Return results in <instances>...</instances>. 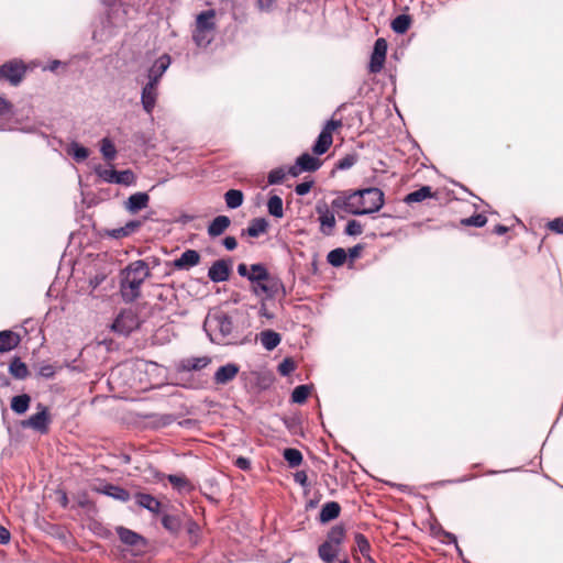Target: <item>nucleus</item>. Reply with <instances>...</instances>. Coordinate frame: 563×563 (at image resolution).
Listing matches in <instances>:
<instances>
[{"label": "nucleus", "mask_w": 563, "mask_h": 563, "mask_svg": "<svg viewBox=\"0 0 563 563\" xmlns=\"http://www.w3.org/2000/svg\"><path fill=\"white\" fill-rule=\"evenodd\" d=\"M163 527L172 533H177L180 530L181 522L177 516L164 515L162 517Z\"/></svg>", "instance_id": "a19ab883"}, {"label": "nucleus", "mask_w": 563, "mask_h": 563, "mask_svg": "<svg viewBox=\"0 0 563 563\" xmlns=\"http://www.w3.org/2000/svg\"><path fill=\"white\" fill-rule=\"evenodd\" d=\"M433 197V192H432V189L430 186H422L420 187L419 189L408 194L404 201L407 203V205H411V203H417V202H421L428 198H432Z\"/></svg>", "instance_id": "bb28decb"}, {"label": "nucleus", "mask_w": 563, "mask_h": 563, "mask_svg": "<svg viewBox=\"0 0 563 563\" xmlns=\"http://www.w3.org/2000/svg\"><path fill=\"white\" fill-rule=\"evenodd\" d=\"M167 479L173 487L179 492L189 490L191 488V484L184 475L170 474Z\"/></svg>", "instance_id": "37998d69"}, {"label": "nucleus", "mask_w": 563, "mask_h": 563, "mask_svg": "<svg viewBox=\"0 0 563 563\" xmlns=\"http://www.w3.org/2000/svg\"><path fill=\"white\" fill-rule=\"evenodd\" d=\"M208 277L213 283H222L230 277V266L227 261H216L208 271Z\"/></svg>", "instance_id": "f3484780"}, {"label": "nucleus", "mask_w": 563, "mask_h": 563, "mask_svg": "<svg viewBox=\"0 0 563 563\" xmlns=\"http://www.w3.org/2000/svg\"><path fill=\"white\" fill-rule=\"evenodd\" d=\"M100 492L106 496H109L122 503H126L131 499L130 493L118 485L106 484Z\"/></svg>", "instance_id": "5701e85b"}, {"label": "nucleus", "mask_w": 563, "mask_h": 563, "mask_svg": "<svg viewBox=\"0 0 563 563\" xmlns=\"http://www.w3.org/2000/svg\"><path fill=\"white\" fill-rule=\"evenodd\" d=\"M302 172L300 165H298V162L296 161V163L294 165H291L287 173L292 176V177H298L300 175V173Z\"/></svg>", "instance_id": "774afa93"}, {"label": "nucleus", "mask_w": 563, "mask_h": 563, "mask_svg": "<svg viewBox=\"0 0 563 563\" xmlns=\"http://www.w3.org/2000/svg\"><path fill=\"white\" fill-rule=\"evenodd\" d=\"M103 3L110 8V11L108 12L107 14V20H108V23L110 25H117V22L114 21V18H113V11H114V4L112 2V0H102Z\"/></svg>", "instance_id": "0e129e2a"}, {"label": "nucleus", "mask_w": 563, "mask_h": 563, "mask_svg": "<svg viewBox=\"0 0 563 563\" xmlns=\"http://www.w3.org/2000/svg\"><path fill=\"white\" fill-rule=\"evenodd\" d=\"M19 344V336L10 331H0V352L13 350Z\"/></svg>", "instance_id": "c85d7f7f"}, {"label": "nucleus", "mask_w": 563, "mask_h": 563, "mask_svg": "<svg viewBox=\"0 0 563 563\" xmlns=\"http://www.w3.org/2000/svg\"><path fill=\"white\" fill-rule=\"evenodd\" d=\"M134 499L140 507L154 514L159 512L161 503L154 496L144 493H136L134 495Z\"/></svg>", "instance_id": "4be33fe9"}, {"label": "nucleus", "mask_w": 563, "mask_h": 563, "mask_svg": "<svg viewBox=\"0 0 563 563\" xmlns=\"http://www.w3.org/2000/svg\"><path fill=\"white\" fill-rule=\"evenodd\" d=\"M125 276L121 280V292L124 301L132 302L141 295V286L150 276L147 264L142 261L132 262L124 271Z\"/></svg>", "instance_id": "7ed1b4c3"}, {"label": "nucleus", "mask_w": 563, "mask_h": 563, "mask_svg": "<svg viewBox=\"0 0 563 563\" xmlns=\"http://www.w3.org/2000/svg\"><path fill=\"white\" fill-rule=\"evenodd\" d=\"M96 175L107 184H118L124 186H131L135 184L136 177L131 169L115 170L113 168H106L101 165H97L93 168Z\"/></svg>", "instance_id": "0eeeda50"}, {"label": "nucleus", "mask_w": 563, "mask_h": 563, "mask_svg": "<svg viewBox=\"0 0 563 563\" xmlns=\"http://www.w3.org/2000/svg\"><path fill=\"white\" fill-rule=\"evenodd\" d=\"M30 402L31 397L27 394L14 396L11 399V409L18 415H23L27 411Z\"/></svg>", "instance_id": "72a5a7b5"}, {"label": "nucleus", "mask_w": 563, "mask_h": 563, "mask_svg": "<svg viewBox=\"0 0 563 563\" xmlns=\"http://www.w3.org/2000/svg\"><path fill=\"white\" fill-rule=\"evenodd\" d=\"M312 185H313V181L312 180H309V181H302L298 185H296L295 187V192L298 195V196H305L307 195L311 188H312Z\"/></svg>", "instance_id": "864d4df0"}, {"label": "nucleus", "mask_w": 563, "mask_h": 563, "mask_svg": "<svg viewBox=\"0 0 563 563\" xmlns=\"http://www.w3.org/2000/svg\"><path fill=\"white\" fill-rule=\"evenodd\" d=\"M268 228V222L265 218H255L253 219L249 227L243 230V234H247L251 238H257L261 234L265 233Z\"/></svg>", "instance_id": "a878e982"}, {"label": "nucleus", "mask_w": 563, "mask_h": 563, "mask_svg": "<svg viewBox=\"0 0 563 563\" xmlns=\"http://www.w3.org/2000/svg\"><path fill=\"white\" fill-rule=\"evenodd\" d=\"M311 387L308 385H299L294 388L291 393V401L295 404H303L309 394H310Z\"/></svg>", "instance_id": "79ce46f5"}, {"label": "nucleus", "mask_w": 563, "mask_h": 563, "mask_svg": "<svg viewBox=\"0 0 563 563\" xmlns=\"http://www.w3.org/2000/svg\"><path fill=\"white\" fill-rule=\"evenodd\" d=\"M411 24V18L408 14H399L391 21V30L397 34H405Z\"/></svg>", "instance_id": "f704fd0d"}, {"label": "nucleus", "mask_w": 563, "mask_h": 563, "mask_svg": "<svg viewBox=\"0 0 563 563\" xmlns=\"http://www.w3.org/2000/svg\"><path fill=\"white\" fill-rule=\"evenodd\" d=\"M12 110V103L5 98L0 96V117L4 115Z\"/></svg>", "instance_id": "e2e57ef3"}, {"label": "nucleus", "mask_w": 563, "mask_h": 563, "mask_svg": "<svg viewBox=\"0 0 563 563\" xmlns=\"http://www.w3.org/2000/svg\"><path fill=\"white\" fill-rule=\"evenodd\" d=\"M117 533H118L121 542L126 545L140 549V548H144L146 544L145 539L141 534H139L128 528L118 527Z\"/></svg>", "instance_id": "a211bd4d"}, {"label": "nucleus", "mask_w": 563, "mask_h": 563, "mask_svg": "<svg viewBox=\"0 0 563 563\" xmlns=\"http://www.w3.org/2000/svg\"><path fill=\"white\" fill-rule=\"evenodd\" d=\"M344 232L350 236L361 235L363 233V227L358 221L350 220L346 223Z\"/></svg>", "instance_id": "09e8293b"}, {"label": "nucleus", "mask_w": 563, "mask_h": 563, "mask_svg": "<svg viewBox=\"0 0 563 563\" xmlns=\"http://www.w3.org/2000/svg\"><path fill=\"white\" fill-rule=\"evenodd\" d=\"M100 151L107 161H112L115 158L117 150L114 144L109 139H102Z\"/></svg>", "instance_id": "c03bdc74"}, {"label": "nucleus", "mask_w": 563, "mask_h": 563, "mask_svg": "<svg viewBox=\"0 0 563 563\" xmlns=\"http://www.w3.org/2000/svg\"><path fill=\"white\" fill-rule=\"evenodd\" d=\"M296 368L295 362L291 358H285L279 365H278V372L283 376H287L290 373H292Z\"/></svg>", "instance_id": "8fccbe9b"}, {"label": "nucleus", "mask_w": 563, "mask_h": 563, "mask_svg": "<svg viewBox=\"0 0 563 563\" xmlns=\"http://www.w3.org/2000/svg\"><path fill=\"white\" fill-rule=\"evenodd\" d=\"M316 212L319 216L320 232L325 236H331L335 227L334 213L329 209L325 202L318 203Z\"/></svg>", "instance_id": "f8f14e48"}, {"label": "nucleus", "mask_w": 563, "mask_h": 563, "mask_svg": "<svg viewBox=\"0 0 563 563\" xmlns=\"http://www.w3.org/2000/svg\"><path fill=\"white\" fill-rule=\"evenodd\" d=\"M344 537L345 530L343 526L338 525L329 530L325 541L318 549V555L324 563L335 562Z\"/></svg>", "instance_id": "39448f33"}, {"label": "nucleus", "mask_w": 563, "mask_h": 563, "mask_svg": "<svg viewBox=\"0 0 563 563\" xmlns=\"http://www.w3.org/2000/svg\"><path fill=\"white\" fill-rule=\"evenodd\" d=\"M286 177V170L284 167L272 169L267 175V181L269 185L282 184Z\"/></svg>", "instance_id": "de8ad7c7"}, {"label": "nucleus", "mask_w": 563, "mask_h": 563, "mask_svg": "<svg viewBox=\"0 0 563 563\" xmlns=\"http://www.w3.org/2000/svg\"><path fill=\"white\" fill-rule=\"evenodd\" d=\"M107 235L112 238V239H115V240H120V239L129 236L126 231H125L124 225L120 227V228H114V229L108 230L107 231Z\"/></svg>", "instance_id": "6e6d98bb"}, {"label": "nucleus", "mask_w": 563, "mask_h": 563, "mask_svg": "<svg viewBox=\"0 0 563 563\" xmlns=\"http://www.w3.org/2000/svg\"><path fill=\"white\" fill-rule=\"evenodd\" d=\"M279 333L273 330H264L260 333L261 344L267 350L273 351L280 343Z\"/></svg>", "instance_id": "cd10ccee"}, {"label": "nucleus", "mask_w": 563, "mask_h": 563, "mask_svg": "<svg viewBox=\"0 0 563 563\" xmlns=\"http://www.w3.org/2000/svg\"><path fill=\"white\" fill-rule=\"evenodd\" d=\"M143 224V221L141 220H130L128 221L125 224H124V228H125V231L128 233V235H132L133 233H135L136 231L140 230V228L142 227Z\"/></svg>", "instance_id": "5fc2aeb1"}, {"label": "nucleus", "mask_w": 563, "mask_h": 563, "mask_svg": "<svg viewBox=\"0 0 563 563\" xmlns=\"http://www.w3.org/2000/svg\"><path fill=\"white\" fill-rule=\"evenodd\" d=\"M38 375L44 378H52L55 375V367L52 364H42L38 367Z\"/></svg>", "instance_id": "603ef678"}, {"label": "nucleus", "mask_w": 563, "mask_h": 563, "mask_svg": "<svg viewBox=\"0 0 563 563\" xmlns=\"http://www.w3.org/2000/svg\"><path fill=\"white\" fill-rule=\"evenodd\" d=\"M140 320L137 314L132 309H123L115 317L111 324V329L123 336H128L132 331L137 329Z\"/></svg>", "instance_id": "1a4fd4ad"}, {"label": "nucleus", "mask_w": 563, "mask_h": 563, "mask_svg": "<svg viewBox=\"0 0 563 563\" xmlns=\"http://www.w3.org/2000/svg\"><path fill=\"white\" fill-rule=\"evenodd\" d=\"M487 223V218L484 214H474L470 218H465L461 220V224L465 227H476L482 228Z\"/></svg>", "instance_id": "49530a36"}, {"label": "nucleus", "mask_w": 563, "mask_h": 563, "mask_svg": "<svg viewBox=\"0 0 563 563\" xmlns=\"http://www.w3.org/2000/svg\"><path fill=\"white\" fill-rule=\"evenodd\" d=\"M355 541V551H358L362 556L364 558L366 563H376L374 559L371 556V544L368 539L362 534V533H355L354 536Z\"/></svg>", "instance_id": "b1692460"}, {"label": "nucleus", "mask_w": 563, "mask_h": 563, "mask_svg": "<svg viewBox=\"0 0 563 563\" xmlns=\"http://www.w3.org/2000/svg\"><path fill=\"white\" fill-rule=\"evenodd\" d=\"M150 195L145 191H136L128 197L123 201V208L130 214H136L141 210L148 207Z\"/></svg>", "instance_id": "4468645a"}, {"label": "nucleus", "mask_w": 563, "mask_h": 563, "mask_svg": "<svg viewBox=\"0 0 563 563\" xmlns=\"http://www.w3.org/2000/svg\"><path fill=\"white\" fill-rule=\"evenodd\" d=\"M38 412L23 420L21 424L23 428H31L41 433H45L48 429L49 415L47 408L41 404L38 405Z\"/></svg>", "instance_id": "9b49d317"}, {"label": "nucleus", "mask_w": 563, "mask_h": 563, "mask_svg": "<svg viewBox=\"0 0 563 563\" xmlns=\"http://www.w3.org/2000/svg\"><path fill=\"white\" fill-rule=\"evenodd\" d=\"M234 465L242 471H249L251 468V461L247 457L239 456Z\"/></svg>", "instance_id": "680f3d73"}, {"label": "nucleus", "mask_w": 563, "mask_h": 563, "mask_svg": "<svg viewBox=\"0 0 563 563\" xmlns=\"http://www.w3.org/2000/svg\"><path fill=\"white\" fill-rule=\"evenodd\" d=\"M170 64L172 58L168 54H163L162 56H159L147 70V81L158 85L161 78L166 73Z\"/></svg>", "instance_id": "2eb2a0df"}, {"label": "nucleus", "mask_w": 563, "mask_h": 563, "mask_svg": "<svg viewBox=\"0 0 563 563\" xmlns=\"http://www.w3.org/2000/svg\"><path fill=\"white\" fill-rule=\"evenodd\" d=\"M437 534L443 536L444 537V540H443L444 543H448V544L449 543H453L455 545L456 550L459 551V553L460 554L462 553L461 549L457 545V538H456L455 534H453L451 532H448V531L443 530L442 528H439V530L437 531Z\"/></svg>", "instance_id": "3c124183"}, {"label": "nucleus", "mask_w": 563, "mask_h": 563, "mask_svg": "<svg viewBox=\"0 0 563 563\" xmlns=\"http://www.w3.org/2000/svg\"><path fill=\"white\" fill-rule=\"evenodd\" d=\"M352 194L356 195L354 202L360 210L365 211V214L379 211L385 202L384 192L376 187L353 190Z\"/></svg>", "instance_id": "423d86ee"}, {"label": "nucleus", "mask_w": 563, "mask_h": 563, "mask_svg": "<svg viewBox=\"0 0 563 563\" xmlns=\"http://www.w3.org/2000/svg\"><path fill=\"white\" fill-rule=\"evenodd\" d=\"M238 274L251 283V291L256 297H263L265 300L285 298L287 295L283 280L274 274H271L267 267L262 263H245L238 265Z\"/></svg>", "instance_id": "f257e3e1"}, {"label": "nucleus", "mask_w": 563, "mask_h": 563, "mask_svg": "<svg viewBox=\"0 0 563 563\" xmlns=\"http://www.w3.org/2000/svg\"><path fill=\"white\" fill-rule=\"evenodd\" d=\"M267 211L271 216L275 218H283V199L277 195L271 196L267 201Z\"/></svg>", "instance_id": "4c0bfd02"}, {"label": "nucleus", "mask_w": 563, "mask_h": 563, "mask_svg": "<svg viewBox=\"0 0 563 563\" xmlns=\"http://www.w3.org/2000/svg\"><path fill=\"white\" fill-rule=\"evenodd\" d=\"M358 159V155L355 153L346 154L342 158H340L336 163V168L341 170H346L353 167Z\"/></svg>", "instance_id": "a18cd8bd"}, {"label": "nucleus", "mask_w": 563, "mask_h": 563, "mask_svg": "<svg viewBox=\"0 0 563 563\" xmlns=\"http://www.w3.org/2000/svg\"><path fill=\"white\" fill-rule=\"evenodd\" d=\"M231 220L227 216H217L208 225V235L210 238H217L225 232L230 227Z\"/></svg>", "instance_id": "412c9836"}, {"label": "nucleus", "mask_w": 563, "mask_h": 563, "mask_svg": "<svg viewBox=\"0 0 563 563\" xmlns=\"http://www.w3.org/2000/svg\"><path fill=\"white\" fill-rule=\"evenodd\" d=\"M332 142V134H329L327 132H320L318 139L316 140L312 146V152L317 155H322L329 150Z\"/></svg>", "instance_id": "2f4dec72"}, {"label": "nucleus", "mask_w": 563, "mask_h": 563, "mask_svg": "<svg viewBox=\"0 0 563 563\" xmlns=\"http://www.w3.org/2000/svg\"><path fill=\"white\" fill-rule=\"evenodd\" d=\"M355 194H352V191H342L340 195L334 198L331 202V207L334 210H343L347 213L354 214V216H364L365 211L360 210L357 205L354 202Z\"/></svg>", "instance_id": "9d476101"}, {"label": "nucleus", "mask_w": 563, "mask_h": 563, "mask_svg": "<svg viewBox=\"0 0 563 563\" xmlns=\"http://www.w3.org/2000/svg\"><path fill=\"white\" fill-rule=\"evenodd\" d=\"M200 262V254L196 250H186L181 255L174 261V266L177 269H190L198 265Z\"/></svg>", "instance_id": "aec40b11"}, {"label": "nucleus", "mask_w": 563, "mask_h": 563, "mask_svg": "<svg viewBox=\"0 0 563 563\" xmlns=\"http://www.w3.org/2000/svg\"><path fill=\"white\" fill-rule=\"evenodd\" d=\"M157 87H158V85L147 81L144 85V87L142 88L141 103H142L144 111L147 114H152V112L155 108V104L157 101V96H158Z\"/></svg>", "instance_id": "dca6fc26"}, {"label": "nucleus", "mask_w": 563, "mask_h": 563, "mask_svg": "<svg viewBox=\"0 0 563 563\" xmlns=\"http://www.w3.org/2000/svg\"><path fill=\"white\" fill-rule=\"evenodd\" d=\"M340 126H342L341 120H330L327 122V124L324 125V128L322 129L321 132H327L329 134H332V132Z\"/></svg>", "instance_id": "052dcab7"}, {"label": "nucleus", "mask_w": 563, "mask_h": 563, "mask_svg": "<svg viewBox=\"0 0 563 563\" xmlns=\"http://www.w3.org/2000/svg\"><path fill=\"white\" fill-rule=\"evenodd\" d=\"M203 329L210 341L217 344H231L238 339L232 317L220 309L207 314Z\"/></svg>", "instance_id": "f03ea898"}, {"label": "nucleus", "mask_w": 563, "mask_h": 563, "mask_svg": "<svg viewBox=\"0 0 563 563\" xmlns=\"http://www.w3.org/2000/svg\"><path fill=\"white\" fill-rule=\"evenodd\" d=\"M346 257L347 254L345 250L342 247H336L328 253L327 261L330 265L340 267L345 263Z\"/></svg>", "instance_id": "e433bc0d"}, {"label": "nucleus", "mask_w": 563, "mask_h": 563, "mask_svg": "<svg viewBox=\"0 0 563 563\" xmlns=\"http://www.w3.org/2000/svg\"><path fill=\"white\" fill-rule=\"evenodd\" d=\"M240 367L234 363H228L225 365L220 366L213 376V380L218 385H225L229 382L233 380L238 375Z\"/></svg>", "instance_id": "6ab92c4d"}, {"label": "nucleus", "mask_w": 563, "mask_h": 563, "mask_svg": "<svg viewBox=\"0 0 563 563\" xmlns=\"http://www.w3.org/2000/svg\"><path fill=\"white\" fill-rule=\"evenodd\" d=\"M283 456L290 467H296L302 462V454L297 449H285Z\"/></svg>", "instance_id": "ea45409f"}, {"label": "nucleus", "mask_w": 563, "mask_h": 563, "mask_svg": "<svg viewBox=\"0 0 563 563\" xmlns=\"http://www.w3.org/2000/svg\"><path fill=\"white\" fill-rule=\"evenodd\" d=\"M9 373L15 379H25L29 376V369L24 362L20 357H14L9 365Z\"/></svg>", "instance_id": "7c9ffc66"}, {"label": "nucleus", "mask_w": 563, "mask_h": 563, "mask_svg": "<svg viewBox=\"0 0 563 563\" xmlns=\"http://www.w3.org/2000/svg\"><path fill=\"white\" fill-rule=\"evenodd\" d=\"M341 507L336 501L325 503L319 514V520L322 523H327L339 517Z\"/></svg>", "instance_id": "393cba45"}, {"label": "nucleus", "mask_w": 563, "mask_h": 563, "mask_svg": "<svg viewBox=\"0 0 563 563\" xmlns=\"http://www.w3.org/2000/svg\"><path fill=\"white\" fill-rule=\"evenodd\" d=\"M210 363L208 356L190 357L181 361L180 367L184 371H200Z\"/></svg>", "instance_id": "c756f323"}, {"label": "nucleus", "mask_w": 563, "mask_h": 563, "mask_svg": "<svg viewBox=\"0 0 563 563\" xmlns=\"http://www.w3.org/2000/svg\"><path fill=\"white\" fill-rule=\"evenodd\" d=\"M244 199V195L241 190L230 189L224 194V200L227 207L230 209H236L242 206Z\"/></svg>", "instance_id": "c9c22d12"}, {"label": "nucleus", "mask_w": 563, "mask_h": 563, "mask_svg": "<svg viewBox=\"0 0 563 563\" xmlns=\"http://www.w3.org/2000/svg\"><path fill=\"white\" fill-rule=\"evenodd\" d=\"M387 53V42L385 38L379 37L374 43L373 53L369 62V71L373 74L379 73L384 66Z\"/></svg>", "instance_id": "ddd939ff"}, {"label": "nucleus", "mask_w": 563, "mask_h": 563, "mask_svg": "<svg viewBox=\"0 0 563 563\" xmlns=\"http://www.w3.org/2000/svg\"><path fill=\"white\" fill-rule=\"evenodd\" d=\"M216 11L210 9L200 12L195 22L192 29V41L200 47H207L214 38L216 23H214Z\"/></svg>", "instance_id": "20e7f679"}, {"label": "nucleus", "mask_w": 563, "mask_h": 563, "mask_svg": "<svg viewBox=\"0 0 563 563\" xmlns=\"http://www.w3.org/2000/svg\"><path fill=\"white\" fill-rule=\"evenodd\" d=\"M222 244L228 251H233L238 246V242L234 236H225L222 241Z\"/></svg>", "instance_id": "69168bd1"}, {"label": "nucleus", "mask_w": 563, "mask_h": 563, "mask_svg": "<svg viewBox=\"0 0 563 563\" xmlns=\"http://www.w3.org/2000/svg\"><path fill=\"white\" fill-rule=\"evenodd\" d=\"M294 479H295V482L297 484H299L300 486H302L305 488L309 486L308 476H307V473L305 471L297 472L294 475Z\"/></svg>", "instance_id": "bf43d9fd"}, {"label": "nucleus", "mask_w": 563, "mask_h": 563, "mask_svg": "<svg viewBox=\"0 0 563 563\" xmlns=\"http://www.w3.org/2000/svg\"><path fill=\"white\" fill-rule=\"evenodd\" d=\"M26 74V66L22 60L11 59L0 66V81H8L11 86H19Z\"/></svg>", "instance_id": "6e6552de"}, {"label": "nucleus", "mask_w": 563, "mask_h": 563, "mask_svg": "<svg viewBox=\"0 0 563 563\" xmlns=\"http://www.w3.org/2000/svg\"><path fill=\"white\" fill-rule=\"evenodd\" d=\"M297 162L298 165H300L302 172H316L321 166V162L309 153L301 154L297 158Z\"/></svg>", "instance_id": "473e14b6"}, {"label": "nucleus", "mask_w": 563, "mask_h": 563, "mask_svg": "<svg viewBox=\"0 0 563 563\" xmlns=\"http://www.w3.org/2000/svg\"><path fill=\"white\" fill-rule=\"evenodd\" d=\"M363 250V246L361 244L354 245L353 247L349 249V252L346 253L350 258L354 260L357 258L361 255V252Z\"/></svg>", "instance_id": "338daca9"}, {"label": "nucleus", "mask_w": 563, "mask_h": 563, "mask_svg": "<svg viewBox=\"0 0 563 563\" xmlns=\"http://www.w3.org/2000/svg\"><path fill=\"white\" fill-rule=\"evenodd\" d=\"M275 0H256V5L262 12H269L273 10Z\"/></svg>", "instance_id": "13d9d810"}, {"label": "nucleus", "mask_w": 563, "mask_h": 563, "mask_svg": "<svg viewBox=\"0 0 563 563\" xmlns=\"http://www.w3.org/2000/svg\"><path fill=\"white\" fill-rule=\"evenodd\" d=\"M67 153L73 156L76 162H82L89 156V151L77 142H71L67 148Z\"/></svg>", "instance_id": "58836bf2"}, {"label": "nucleus", "mask_w": 563, "mask_h": 563, "mask_svg": "<svg viewBox=\"0 0 563 563\" xmlns=\"http://www.w3.org/2000/svg\"><path fill=\"white\" fill-rule=\"evenodd\" d=\"M549 229L558 234H563V219L556 218L549 222Z\"/></svg>", "instance_id": "4d7b16f0"}]
</instances>
